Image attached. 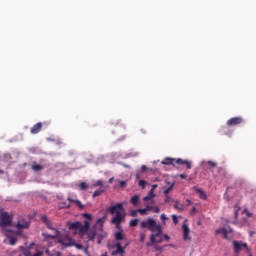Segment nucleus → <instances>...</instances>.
Wrapping results in <instances>:
<instances>
[{"instance_id":"obj_14","label":"nucleus","mask_w":256,"mask_h":256,"mask_svg":"<svg viewBox=\"0 0 256 256\" xmlns=\"http://www.w3.org/2000/svg\"><path fill=\"white\" fill-rule=\"evenodd\" d=\"M215 235H222L223 239H230L229 232L226 228H218L215 230Z\"/></svg>"},{"instance_id":"obj_18","label":"nucleus","mask_w":256,"mask_h":256,"mask_svg":"<svg viewBox=\"0 0 256 256\" xmlns=\"http://www.w3.org/2000/svg\"><path fill=\"white\" fill-rule=\"evenodd\" d=\"M67 200L69 201V203H75V205L79 207V209H85V205H83L79 200L73 199L71 197H68Z\"/></svg>"},{"instance_id":"obj_8","label":"nucleus","mask_w":256,"mask_h":256,"mask_svg":"<svg viewBox=\"0 0 256 256\" xmlns=\"http://www.w3.org/2000/svg\"><path fill=\"white\" fill-rule=\"evenodd\" d=\"M232 245L234 247V253H241V251H243V249H246V251L249 249V246L247 245V243H245L243 241L234 240L232 242Z\"/></svg>"},{"instance_id":"obj_7","label":"nucleus","mask_w":256,"mask_h":256,"mask_svg":"<svg viewBox=\"0 0 256 256\" xmlns=\"http://www.w3.org/2000/svg\"><path fill=\"white\" fill-rule=\"evenodd\" d=\"M42 223L46 224V227L54 231V235L51 234H44V237H48L49 239H57L59 238V235H61V232L55 228H53V224L51 223V220L47 217V215L41 216Z\"/></svg>"},{"instance_id":"obj_50","label":"nucleus","mask_w":256,"mask_h":256,"mask_svg":"<svg viewBox=\"0 0 256 256\" xmlns=\"http://www.w3.org/2000/svg\"><path fill=\"white\" fill-rule=\"evenodd\" d=\"M186 201H187L188 205H191V203H193L190 199H187Z\"/></svg>"},{"instance_id":"obj_28","label":"nucleus","mask_w":256,"mask_h":256,"mask_svg":"<svg viewBox=\"0 0 256 256\" xmlns=\"http://www.w3.org/2000/svg\"><path fill=\"white\" fill-rule=\"evenodd\" d=\"M129 225L131 227H137V225H139V219L135 218V219H132L130 222H129Z\"/></svg>"},{"instance_id":"obj_9","label":"nucleus","mask_w":256,"mask_h":256,"mask_svg":"<svg viewBox=\"0 0 256 256\" xmlns=\"http://www.w3.org/2000/svg\"><path fill=\"white\" fill-rule=\"evenodd\" d=\"M241 123H245V119H243V117H241V116H238V117H232V118H230V119L227 121L226 125H227L228 127H235V126H237V125H241Z\"/></svg>"},{"instance_id":"obj_20","label":"nucleus","mask_w":256,"mask_h":256,"mask_svg":"<svg viewBox=\"0 0 256 256\" xmlns=\"http://www.w3.org/2000/svg\"><path fill=\"white\" fill-rule=\"evenodd\" d=\"M195 191H196V193H198L200 199H203L204 201L207 200V194L205 193V191H203L199 188H196Z\"/></svg>"},{"instance_id":"obj_23","label":"nucleus","mask_w":256,"mask_h":256,"mask_svg":"<svg viewBox=\"0 0 256 256\" xmlns=\"http://www.w3.org/2000/svg\"><path fill=\"white\" fill-rule=\"evenodd\" d=\"M229 128L227 126H222L220 128L221 135H231V132H228Z\"/></svg>"},{"instance_id":"obj_4","label":"nucleus","mask_w":256,"mask_h":256,"mask_svg":"<svg viewBox=\"0 0 256 256\" xmlns=\"http://www.w3.org/2000/svg\"><path fill=\"white\" fill-rule=\"evenodd\" d=\"M90 225H91V223L87 220L84 221V224H82L79 221L68 222V224H67L68 229H70L72 231H79L81 237H83V235H85V233H87V231H89Z\"/></svg>"},{"instance_id":"obj_56","label":"nucleus","mask_w":256,"mask_h":256,"mask_svg":"<svg viewBox=\"0 0 256 256\" xmlns=\"http://www.w3.org/2000/svg\"><path fill=\"white\" fill-rule=\"evenodd\" d=\"M46 253H49V250H47Z\"/></svg>"},{"instance_id":"obj_16","label":"nucleus","mask_w":256,"mask_h":256,"mask_svg":"<svg viewBox=\"0 0 256 256\" xmlns=\"http://www.w3.org/2000/svg\"><path fill=\"white\" fill-rule=\"evenodd\" d=\"M143 201H151V203H155V190H150L148 195L143 198Z\"/></svg>"},{"instance_id":"obj_2","label":"nucleus","mask_w":256,"mask_h":256,"mask_svg":"<svg viewBox=\"0 0 256 256\" xmlns=\"http://www.w3.org/2000/svg\"><path fill=\"white\" fill-rule=\"evenodd\" d=\"M108 213H110V215H115L116 213L115 217H113L111 220L113 225H121L123 219H125V208L123 207V203H117L114 206H110L108 208Z\"/></svg>"},{"instance_id":"obj_6","label":"nucleus","mask_w":256,"mask_h":256,"mask_svg":"<svg viewBox=\"0 0 256 256\" xmlns=\"http://www.w3.org/2000/svg\"><path fill=\"white\" fill-rule=\"evenodd\" d=\"M13 225V214H9V212L3 211L0 209V227L1 229H5V227H10Z\"/></svg>"},{"instance_id":"obj_27","label":"nucleus","mask_w":256,"mask_h":256,"mask_svg":"<svg viewBox=\"0 0 256 256\" xmlns=\"http://www.w3.org/2000/svg\"><path fill=\"white\" fill-rule=\"evenodd\" d=\"M105 191V189H99V190H96L94 191L92 197L95 198V197H99L101 195H103V192Z\"/></svg>"},{"instance_id":"obj_53","label":"nucleus","mask_w":256,"mask_h":256,"mask_svg":"<svg viewBox=\"0 0 256 256\" xmlns=\"http://www.w3.org/2000/svg\"><path fill=\"white\" fill-rule=\"evenodd\" d=\"M136 179H139V174H136Z\"/></svg>"},{"instance_id":"obj_32","label":"nucleus","mask_w":256,"mask_h":256,"mask_svg":"<svg viewBox=\"0 0 256 256\" xmlns=\"http://www.w3.org/2000/svg\"><path fill=\"white\" fill-rule=\"evenodd\" d=\"M9 243H10V245H16V243H17V238H15V237H11L10 239H9Z\"/></svg>"},{"instance_id":"obj_39","label":"nucleus","mask_w":256,"mask_h":256,"mask_svg":"<svg viewBox=\"0 0 256 256\" xmlns=\"http://www.w3.org/2000/svg\"><path fill=\"white\" fill-rule=\"evenodd\" d=\"M152 211L153 213H161V209L159 208V206H154Z\"/></svg>"},{"instance_id":"obj_31","label":"nucleus","mask_w":256,"mask_h":256,"mask_svg":"<svg viewBox=\"0 0 256 256\" xmlns=\"http://www.w3.org/2000/svg\"><path fill=\"white\" fill-rule=\"evenodd\" d=\"M93 187H101L103 188V182L102 180H98L93 184Z\"/></svg>"},{"instance_id":"obj_48","label":"nucleus","mask_w":256,"mask_h":256,"mask_svg":"<svg viewBox=\"0 0 256 256\" xmlns=\"http://www.w3.org/2000/svg\"><path fill=\"white\" fill-rule=\"evenodd\" d=\"M157 187H158L157 184H153L151 190L155 191L157 189Z\"/></svg>"},{"instance_id":"obj_45","label":"nucleus","mask_w":256,"mask_h":256,"mask_svg":"<svg viewBox=\"0 0 256 256\" xmlns=\"http://www.w3.org/2000/svg\"><path fill=\"white\" fill-rule=\"evenodd\" d=\"M62 204L65 205L66 209H70L71 208V204H67V202H63Z\"/></svg>"},{"instance_id":"obj_41","label":"nucleus","mask_w":256,"mask_h":256,"mask_svg":"<svg viewBox=\"0 0 256 256\" xmlns=\"http://www.w3.org/2000/svg\"><path fill=\"white\" fill-rule=\"evenodd\" d=\"M83 217H85V219L91 220L93 216L91 214H89V213H84Z\"/></svg>"},{"instance_id":"obj_54","label":"nucleus","mask_w":256,"mask_h":256,"mask_svg":"<svg viewBox=\"0 0 256 256\" xmlns=\"http://www.w3.org/2000/svg\"><path fill=\"white\" fill-rule=\"evenodd\" d=\"M0 173H1V174H3V173H4V171H3V170H0Z\"/></svg>"},{"instance_id":"obj_19","label":"nucleus","mask_w":256,"mask_h":256,"mask_svg":"<svg viewBox=\"0 0 256 256\" xmlns=\"http://www.w3.org/2000/svg\"><path fill=\"white\" fill-rule=\"evenodd\" d=\"M97 237H98L97 243H98V245H101V243L103 242V239H105V237H107V232H105V231L102 230V231L97 235Z\"/></svg>"},{"instance_id":"obj_26","label":"nucleus","mask_w":256,"mask_h":256,"mask_svg":"<svg viewBox=\"0 0 256 256\" xmlns=\"http://www.w3.org/2000/svg\"><path fill=\"white\" fill-rule=\"evenodd\" d=\"M174 184H171L169 187H164V195H169L173 191Z\"/></svg>"},{"instance_id":"obj_1","label":"nucleus","mask_w":256,"mask_h":256,"mask_svg":"<svg viewBox=\"0 0 256 256\" xmlns=\"http://www.w3.org/2000/svg\"><path fill=\"white\" fill-rule=\"evenodd\" d=\"M140 227L141 229H148V231H151L150 242L152 245L155 243H163V239H165V241H170L171 239L167 234L163 235V227L161 224H157V221L153 218H148L147 220L142 221Z\"/></svg>"},{"instance_id":"obj_15","label":"nucleus","mask_w":256,"mask_h":256,"mask_svg":"<svg viewBox=\"0 0 256 256\" xmlns=\"http://www.w3.org/2000/svg\"><path fill=\"white\" fill-rule=\"evenodd\" d=\"M41 129H43V123L38 122L30 129V132L32 135H37V133L41 132Z\"/></svg>"},{"instance_id":"obj_47","label":"nucleus","mask_w":256,"mask_h":256,"mask_svg":"<svg viewBox=\"0 0 256 256\" xmlns=\"http://www.w3.org/2000/svg\"><path fill=\"white\" fill-rule=\"evenodd\" d=\"M234 215H235V219H237V215H239V209H236V210L234 211Z\"/></svg>"},{"instance_id":"obj_25","label":"nucleus","mask_w":256,"mask_h":256,"mask_svg":"<svg viewBox=\"0 0 256 256\" xmlns=\"http://www.w3.org/2000/svg\"><path fill=\"white\" fill-rule=\"evenodd\" d=\"M79 187H80L81 191H87V189H89V184L86 182H81L79 184Z\"/></svg>"},{"instance_id":"obj_11","label":"nucleus","mask_w":256,"mask_h":256,"mask_svg":"<svg viewBox=\"0 0 256 256\" xmlns=\"http://www.w3.org/2000/svg\"><path fill=\"white\" fill-rule=\"evenodd\" d=\"M182 231H183V241H191V236H189V234L191 233V230L189 229V226L187 224L182 225Z\"/></svg>"},{"instance_id":"obj_36","label":"nucleus","mask_w":256,"mask_h":256,"mask_svg":"<svg viewBox=\"0 0 256 256\" xmlns=\"http://www.w3.org/2000/svg\"><path fill=\"white\" fill-rule=\"evenodd\" d=\"M118 165H121L122 167H125V169H131V166L129 164H125L123 162H118Z\"/></svg>"},{"instance_id":"obj_10","label":"nucleus","mask_w":256,"mask_h":256,"mask_svg":"<svg viewBox=\"0 0 256 256\" xmlns=\"http://www.w3.org/2000/svg\"><path fill=\"white\" fill-rule=\"evenodd\" d=\"M115 247H116V250L112 252V256H117V255L125 256V247H123L120 242H117L115 244Z\"/></svg>"},{"instance_id":"obj_52","label":"nucleus","mask_w":256,"mask_h":256,"mask_svg":"<svg viewBox=\"0 0 256 256\" xmlns=\"http://www.w3.org/2000/svg\"><path fill=\"white\" fill-rule=\"evenodd\" d=\"M56 256H61V252H57V253H56Z\"/></svg>"},{"instance_id":"obj_43","label":"nucleus","mask_w":256,"mask_h":256,"mask_svg":"<svg viewBox=\"0 0 256 256\" xmlns=\"http://www.w3.org/2000/svg\"><path fill=\"white\" fill-rule=\"evenodd\" d=\"M140 243H145V234H140Z\"/></svg>"},{"instance_id":"obj_21","label":"nucleus","mask_w":256,"mask_h":256,"mask_svg":"<svg viewBox=\"0 0 256 256\" xmlns=\"http://www.w3.org/2000/svg\"><path fill=\"white\" fill-rule=\"evenodd\" d=\"M174 209L177 211H183L185 209V205L181 204L178 200L174 201Z\"/></svg>"},{"instance_id":"obj_44","label":"nucleus","mask_w":256,"mask_h":256,"mask_svg":"<svg viewBox=\"0 0 256 256\" xmlns=\"http://www.w3.org/2000/svg\"><path fill=\"white\" fill-rule=\"evenodd\" d=\"M119 185H120V187H126L127 182L126 181H120Z\"/></svg>"},{"instance_id":"obj_55","label":"nucleus","mask_w":256,"mask_h":256,"mask_svg":"<svg viewBox=\"0 0 256 256\" xmlns=\"http://www.w3.org/2000/svg\"><path fill=\"white\" fill-rule=\"evenodd\" d=\"M193 211H195V207H193Z\"/></svg>"},{"instance_id":"obj_46","label":"nucleus","mask_w":256,"mask_h":256,"mask_svg":"<svg viewBox=\"0 0 256 256\" xmlns=\"http://www.w3.org/2000/svg\"><path fill=\"white\" fill-rule=\"evenodd\" d=\"M179 177L180 179H187V174H180Z\"/></svg>"},{"instance_id":"obj_29","label":"nucleus","mask_w":256,"mask_h":256,"mask_svg":"<svg viewBox=\"0 0 256 256\" xmlns=\"http://www.w3.org/2000/svg\"><path fill=\"white\" fill-rule=\"evenodd\" d=\"M145 185H147V181L139 180L138 187H141L142 189H145Z\"/></svg>"},{"instance_id":"obj_35","label":"nucleus","mask_w":256,"mask_h":256,"mask_svg":"<svg viewBox=\"0 0 256 256\" xmlns=\"http://www.w3.org/2000/svg\"><path fill=\"white\" fill-rule=\"evenodd\" d=\"M160 219H161V221L165 224V222H166L167 219H169V218L167 217V215L161 214V215H160Z\"/></svg>"},{"instance_id":"obj_30","label":"nucleus","mask_w":256,"mask_h":256,"mask_svg":"<svg viewBox=\"0 0 256 256\" xmlns=\"http://www.w3.org/2000/svg\"><path fill=\"white\" fill-rule=\"evenodd\" d=\"M138 213H140V215H147L148 214L147 208H139Z\"/></svg>"},{"instance_id":"obj_5","label":"nucleus","mask_w":256,"mask_h":256,"mask_svg":"<svg viewBox=\"0 0 256 256\" xmlns=\"http://www.w3.org/2000/svg\"><path fill=\"white\" fill-rule=\"evenodd\" d=\"M162 165H173V167H177V165H186V169H191L192 167L189 160H183L181 158H165L162 161Z\"/></svg>"},{"instance_id":"obj_33","label":"nucleus","mask_w":256,"mask_h":256,"mask_svg":"<svg viewBox=\"0 0 256 256\" xmlns=\"http://www.w3.org/2000/svg\"><path fill=\"white\" fill-rule=\"evenodd\" d=\"M145 208H146V210L149 212V211H153L154 206H151V204L146 203V204H145Z\"/></svg>"},{"instance_id":"obj_38","label":"nucleus","mask_w":256,"mask_h":256,"mask_svg":"<svg viewBox=\"0 0 256 256\" xmlns=\"http://www.w3.org/2000/svg\"><path fill=\"white\" fill-rule=\"evenodd\" d=\"M207 165H209L210 167H213V168L217 167L216 162H213V161H208Z\"/></svg>"},{"instance_id":"obj_51","label":"nucleus","mask_w":256,"mask_h":256,"mask_svg":"<svg viewBox=\"0 0 256 256\" xmlns=\"http://www.w3.org/2000/svg\"><path fill=\"white\" fill-rule=\"evenodd\" d=\"M253 214L247 212V217H252Z\"/></svg>"},{"instance_id":"obj_49","label":"nucleus","mask_w":256,"mask_h":256,"mask_svg":"<svg viewBox=\"0 0 256 256\" xmlns=\"http://www.w3.org/2000/svg\"><path fill=\"white\" fill-rule=\"evenodd\" d=\"M170 200H171V196H166L165 203H169Z\"/></svg>"},{"instance_id":"obj_42","label":"nucleus","mask_w":256,"mask_h":256,"mask_svg":"<svg viewBox=\"0 0 256 256\" xmlns=\"http://www.w3.org/2000/svg\"><path fill=\"white\" fill-rule=\"evenodd\" d=\"M148 169H149V168H147L145 165H142V166H141V172H142V173H147Z\"/></svg>"},{"instance_id":"obj_24","label":"nucleus","mask_w":256,"mask_h":256,"mask_svg":"<svg viewBox=\"0 0 256 256\" xmlns=\"http://www.w3.org/2000/svg\"><path fill=\"white\" fill-rule=\"evenodd\" d=\"M32 169L33 171H43L44 167L43 165H40V164H33Z\"/></svg>"},{"instance_id":"obj_3","label":"nucleus","mask_w":256,"mask_h":256,"mask_svg":"<svg viewBox=\"0 0 256 256\" xmlns=\"http://www.w3.org/2000/svg\"><path fill=\"white\" fill-rule=\"evenodd\" d=\"M105 223L104 218H99L96 222V224L85 232L88 236V241H94L95 237L99 235L101 231H103V225Z\"/></svg>"},{"instance_id":"obj_17","label":"nucleus","mask_w":256,"mask_h":256,"mask_svg":"<svg viewBox=\"0 0 256 256\" xmlns=\"http://www.w3.org/2000/svg\"><path fill=\"white\" fill-rule=\"evenodd\" d=\"M139 201H141V196L139 195H134L130 198V203L134 207H137L139 205Z\"/></svg>"},{"instance_id":"obj_12","label":"nucleus","mask_w":256,"mask_h":256,"mask_svg":"<svg viewBox=\"0 0 256 256\" xmlns=\"http://www.w3.org/2000/svg\"><path fill=\"white\" fill-rule=\"evenodd\" d=\"M58 243H60V245H64L65 247H71L73 246V239L69 238L68 236H65L59 239Z\"/></svg>"},{"instance_id":"obj_40","label":"nucleus","mask_w":256,"mask_h":256,"mask_svg":"<svg viewBox=\"0 0 256 256\" xmlns=\"http://www.w3.org/2000/svg\"><path fill=\"white\" fill-rule=\"evenodd\" d=\"M72 246L76 247V249H79V250L83 249V245H81L79 243H73Z\"/></svg>"},{"instance_id":"obj_34","label":"nucleus","mask_w":256,"mask_h":256,"mask_svg":"<svg viewBox=\"0 0 256 256\" xmlns=\"http://www.w3.org/2000/svg\"><path fill=\"white\" fill-rule=\"evenodd\" d=\"M172 221L174 223V225H177V223H179V218H177V215H172Z\"/></svg>"},{"instance_id":"obj_13","label":"nucleus","mask_w":256,"mask_h":256,"mask_svg":"<svg viewBox=\"0 0 256 256\" xmlns=\"http://www.w3.org/2000/svg\"><path fill=\"white\" fill-rule=\"evenodd\" d=\"M16 229H29L30 223L27 220H19L17 224L15 225Z\"/></svg>"},{"instance_id":"obj_37","label":"nucleus","mask_w":256,"mask_h":256,"mask_svg":"<svg viewBox=\"0 0 256 256\" xmlns=\"http://www.w3.org/2000/svg\"><path fill=\"white\" fill-rule=\"evenodd\" d=\"M137 213H139V209H137V210H131L130 215H131L132 217H137Z\"/></svg>"},{"instance_id":"obj_22","label":"nucleus","mask_w":256,"mask_h":256,"mask_svg":"<svg viewBox=\"0 0 256 256\" xmlns=\"http://www.w3.org/2000/svg\"><path fill=\"white\" fill-rule=\"evenodd\" d=\"M115 239L116 241H123V239H125V236L123 235V230L115 233Z\"/></svg>"}]
</instances>
